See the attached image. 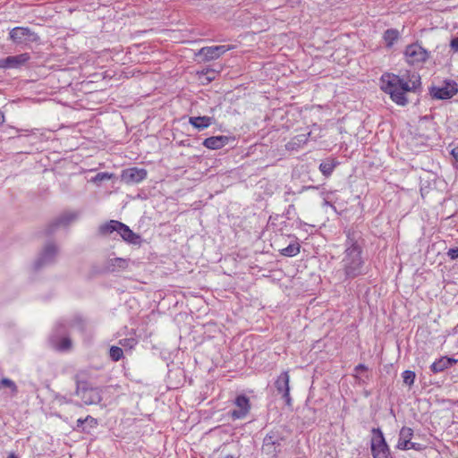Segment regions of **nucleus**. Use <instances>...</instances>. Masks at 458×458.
I'll use <instances>...</instances> for the list:
<instances>
[{
    "instance_id": "obj_1",
    "label": "nucleus",
    "mask_w": 458,
    "mask_h": 458,
    "mask_svg": "<svg viewBox=\"0 0 458 458\" xmlns=\"http://www.w3.org/2000/svg\"><path fill=\"white\" fill-rule=\"evenodd\" d=\"M420 76L416 72L408 71L402 76L386 72L380 78V89L388 94L396 105L402 106L408 104L405 94L415 92L420 88Z\"/></svg>"
},
{
    "instance_id": "obj_2",
    "label": "nucleus",
    "mask_w": 458,
    "mask_h": 458,
    "mask_svg": "<svg viewBox=\"0 0 458 458\" xmlns=\"http://www.w3.org/2000/svg\"><path fill=\"white\" fill-rule=\"evenodd\" d=\"M361 247L353 242L345 250L343 259L344 269L348 277H356L361 273L363 260Z\"/></svg>"
},
{
    "instance_id": "obj_3",
    "label": "nucleus",
    "mask_w": 458,
    "mask_h": 458,
    "mask_svg": "<svg viewBox=\"0 0 458 458\" xmlns=\"http://www.w3.org/2000/svg\"><path fill=\"white\" fill-rule=\"evenodd\" d=\"M75 394L86 405L98 404L102 401L101 390L98 387L92 386L89 382L81 380L76 377Z\"/></svg>"
},
{
    "instance_id": "obj_4",
    "label": "nucleus",
    "mask_w": 458,
    "mask_h": 458,
    "mask_svg": "<svg viewBox=\"0 0 458 458\" xmlns=\"http://www.w3.org/2000/svg\"><path fill=\"white\" fill-rule=\"evenodd\" d=\"M404 60L411 66H420L430 57V53L419 43H411L405 47Z\"/></svg>"
},
{
    "instance_id": "obj_5",
    "label": "nucleus",
    "mask_w": 458,
    "mask_h": 458,
    "mask_svg": "<svg viewBox=\"0 0 458 458\" xmlns=\"http://www.w3.org/2000/svg\"><path fill=\"white\" fill-rule=\"evenodd\" d=\"M371 453L373 458H390V449L380 428L371 430Z\"/></svg>"
},
{
    "instance_id": "obj_6",
    "label": "nucleus",
    "mask_w": 458,
    "mask_h": 458,
    "mask_svg": "<svg viewBox=\"0 0 458 458\" xmlns=\"http://www.w3.org/2000/svg\"><path fill=\"white\" fill-rule=\"evenodd\" d=\"M413 437V430L409 427H403L400 429L399 438L396 447L400 450H416L420 451L423 449L422 445L418 443L411 442Z\"/></svg>"
},
{
    "instance_id": "obj_7",
    "label": "nucleus",
    "mask_w": 458,
    "mask_h": 458,
    "mask_svg": "<svg viewBox=\"0 0 458 458\" xmlns=\"http://www.w3.org/2000/svg\"><path fill=\"white\" fill-rule=\"evenodd\" d=\"M9 38L16 44L24 42H37L39 37L30 29L25 27H15L9 32Z\"/></svg>"
},
{
    "instance_id": "obj_8",
    "label": "nucleus",
    "mask_w": 458,
    "mask_h": 458,
    "mask_svg": "<svg viewBox=\"0 0 458 458\" xmlns=\"http://www.w3.org/2000/svg\"><path fill=\"white\" fill-rule=\"evenodd\" d=\"M234 405L235 409L231 411V417L233 420L244 419L251 408L250 399L243 394H240L235 398Z\"/></svg>"
},
{
    "instance_id": "obj_9",
    "label": "nucleus",
    "mask_w": 458,
    "mask_h": 458,
    "mask_svg": "<svg viewBox=\"0 0 458 458\" xmlns=\"http://www.w3.org/2000/svg\"><path fill=\"white\" fill-rule=\"evenodd\" d=\"M148 172L144 168L131 167L122 171L121 178L127 184L140 183L147 178Z\"/></svg>"
},
{
    "instance_id": "obj_10",
    "label": "nucleus",
    "mask_w": 458,
    "mask_h": 458,
    "mask_svg": "<svg viewBox=\"0 0 458 458\" xmlns=\"http://www.w3.org/2000/svg\"><path fill=\"white\" fill-rule=\"evenodd\" d=\"M30 59L28 53H23L17 55L7 56L6 58L0 59V67L4 69L20 68L24 65Z\"/></svg>"
},
{
    "instance_id": "obj_11",
    "label": "nucleus",
    "mask_w": 458,
    "mask_h": 458,
    "mask_svg": "<svg viewBox=\"0 0 458 458\" xmlns=\"http://www.w3.org/2000/svg\"><path fill=\"white\" fill-rule=\"evenodd\" d=\"M233 49V46H212L205 47L199 50V55H203L206 60H214L219 58L225 52Z\"/></svg>"
},
{
    "instance_id": "obj_12",
    "label": "nucleus",
    "mask_w": 458,
    "mask_h": 458,
    "mask_svg": "<svg viewBox=\"0 0 458 458\" xmlns=\"http://www.w3.org/2000/svg\"><path fill=\"white\" fill-rule=\"evenodd\" d=\"M234 138L225 136V135H218V136H211L206 138L202 145L211 150H218L226 146L231 140H233Z\"/></svg>"
},
{
    "instance_id": "obj_13",
    "label": "nucleus",
    "mask_w": 458,
    "mask_h": 458,
    "mask_svg": "<svg viewBox=\"0 0 458 458\" xmlns=\"http://www.w3.org/2000/svg\"><path fill=\"white\" fill-rule=\"evenodd\" d=\"M458 89L455 83H445L442 87L433 88L431 94L437 99H449L453 98Z\"/></svg>"
},
{
    "instance_id": "obj_14",
    "label": "nucleus",
    "mask_w": 458,
    "mask_h": 458,
    "mask_svg": "<svg viewBox=\"0 0 458 458\" xmlns=\"http://www.w3.org/2000/svg\"><path fill=\"white\" fill-rule=\"evenodd\" d=\"M118 229V233L121 235L123 241L131 244H140V236L133 233L128 225L120 222Z\"/></svg>"
},
{
    "instance_id": "obj_15",
    "label": "nucleus",
    "mask_w": 458,
    "mask_h": 458,
    "mask_svg": "<svg viewBox=\"0 0 458 458\" xmlns=\"http://www.w3.org/2000/svg\"><path fill=\"white\" fill-rule=\"evenodd\" d=\"M213 121V117L210 116H191L189 118L190 124L199 131L208 128Z\"/></svg>"
},
{
    "instance_id": "obj_16",
    "label": "nucleus",
    "mask_w": 458,
    "mask_h": 458,
    "mask_svg": "<svg viewBox=\"0 0 458 458\" xmlns=\"http://www.w3.org/2000/svg\"><path fill=\"white\" fill-rule=\"evenodd\" d=\"M290 376L288 371H284L280 374L276 381V387L279 393L284 394V395H288V392L290 391L289 386Z\"/></svg>"
},
{
    "instance_id": "obj_17",
    "label": "nucleus",
    "mask_w": 458,
    "mask_h": 458,
    "mask_svg": "<svg viewBox=\"0 0 458 458\" xmlns=\"http://www.w3.org/2000/svg\"><path fill=\"white\" fill-rule=\"evenodd\" d=\"M98 425V420L90 415H88L85 419L77 420V428L79 429L80 428H81V429H80L81 432L89 433V430H88L87 428H95Z\"/></svg>"
},
{
    "instance_id": "obj_18",
    "label": "nucleus",
    "mask_w": 458,
    "mask_h": 458,
    "mask_svg": "<svg viewBox=\"0 0 458 458\" xmlns=\"http://www.w3.org/2000/svg\"><path fill=\"white\" fill-rule=\"evenodd\" d=\"M399 38L400 32L396 29H388L383 34V40L388 48H391Z\"/></svg>"
},
{
    "instance_id": "obj_19",
    "label": "nucleus",
    "mask_w": 458,
    "mask_h": 458,
    "mask_svg": "<svg viewBox=\"0 0 458 458\" xmlns=\"http://www.w3.org/2000/svg\"><path fill=\"white\" fill-rule=\"evenodd\" d=\"M338 165L339 162L335 158H330L319 165V171L324 176L329 177Z\"/></svg>"
},
{
    "instance_id": "obj_20",
    "label": "nucleus",
    "mask_w": 458,
    "mask_h": 458,
    "mask_svg": "<svg viewBox=\"0 0 458 458\" xmlns=\"http://www.w3.org/2000/svg\"><path fill=\"white\" fill-rule=\"evenodd\" d=\"M454 362V360L443 357L438 360L433 362V364L431 365V370L435 373L441 372L445 369L451 367Z\"/></svg>"
},
{
    "instance_id": "obj_21",
    "label": "nucleus",
    "mask_w": 458,
    "mask_h": 458,
    "mask_svg": "<svg viewBox=\"0 0 458 458\" xmlns=\"http://www.w3.org/2000/svg\"><path fill=\"white\" fill-rule=\"evenodd\" d=\"M301 251V245L298 242L290 243L287 247L279 250L280 254L284 257H295Z\"/></svg>"
},
{
    "instance_id": "obj_22",
    "label": "nucleus",
    "mask_w": 458,
    "mask_h": 458,
    "mask_svg": "<svg viewBox=\"0 0 458 458\" xmlns=\"http://www.w3.org/2000/svg\"><path fill=\"white\" fill-rule=\"evenodd\" d=\"M119 225H120L119 221L110 220L99 227V232L101 234H104V235L111 234L114 232L118 233Z\"/></svg>"
},
{
    "instance_id": "obj_23",
    "label": "nucleus",
    "mask_w": 458,
    "mask_h": 458,
    "mask_svg": "<svg viewBox=\"0 0 458 458\" xmlns=\"http://www.w3.org/2000/svg\"><path fill=\"white\" fill-rule=\"evenodd\" d=\"M277 438L275 432H270L267 434L263 440V449L266 452H272V447H274V441Z\"/></svg>"
},
{
    "instance_id": "obj_24",
    "label": "nucleus",
    "mask_w": 458,
    "mask_h": 458,
    "mask_svg": "<svg viewBox=\"0 0 458 458\" xmlns=\"http://www.w3.org/2000/svg\"><path fill=\"white\" fill-rule=\"evenodd\" d=\"M109 355L112 360L118 361L123 358V351L121 347L111 346L109 350Z\"/></svg>"
},
{
    "instance_id": "obj_25",
    "label": "nucleus",
    "mask_w": 458,
    "mask_h": 458,
    "mask_svg": "<svg viewBox=\"0 0 458 458\" xmlns=\"http://www.w3.org/2000/svg\"><path fill=\"white\" fill-rule=\"evenodd\" d=\"M114 177V174L103 172V173L97 174L96 176H94L90 181L92 182L98 183V182H102L104 180H110V179H112Z\"/></svg>"
},
{
    "instance_id": "obj_26",
    "label": "nucleus",
    "mask_w": 458,
    "mask_h": 458,
    "mask_svg": "<svg viewBox=\"0 0 458 458\" xmlns=\"http://www.w3.org/2000/svg\"><path fill=\"white\" fill-rule=\"evenodd\" d=\"M2 387L10 388L13 394H16L18 392L15 383L9 378H2L0 380V390L2 389Z\"/></svg>"
},
{
    "instance_id": "obj_27",
    "label": "nucleus",
    "mask_w": 458,
    "mask_h": 458,
    "mask_svg": "<svg viewBox=\"0 0 458 458\" xmlns=\"http://www.w3.org/2000/svg\"><path fill=\"white\" fill-rule=\"evenodd\" d=\"M403 383L407 386H411L415 380V373L411 370H405L403 372Z\"/></svg>"
},
{
    "instance_id": "obj_28",
    "label": "nucleus",
    "mask_w": 458,
    "mask_h": 458,
    "mask_svg": "<svg viewBox=\"0 0 458 458\" xmlns=\"http://www.w3.org/2000/svg\"><path fill=\"white\" fill-rule=\"evenodd\" d=\"M72 347V341L68 337L62 338L57 344V349L60 351H68Z\"/></svg>"
},
{
    "instance_id": "obj_29",
    "label": "nucleus",
    "mask_w": 458,
    "mask_h": 458,
    "mask_svg": "<svg viewBox=\"0 0 458 458\" xmlns=\"http://www.w3.org/2000/svg\"><path fill=\"white\" fill-rule=\"evenodd\" d=\"M119 344L123 347L132 348L136 344V341L132 338H131V339L125 338V339L120 340Z\"/></svg>"
},
{
    "instance_id": "obj_30",
    "label": "nucleus",
    "mask_w": 458,
    "mask_h": 458,
    "mask_svg": "<svg viewBox=\"0 0 458 458\" xmlns=\"http://www.w3.org/2000/svg\"><path fill=\"white\" fill-rule=\"evenodd\" d=\"M281 440H283V437H277L274 441V447H272V452H270L271 454H273L274 456H277V454L280 453V450L277 449V447L280 445Z\"/></svg>"
},
{
    "instance_id": "obj_31",
    "label": "nucleus",
    "mask_w": 458,
    "mask_h": 458,
    "mask_svg": "<svg viewBox=\"0 0 458 458\" xmlns=\"http://www.w3.org/2000/svg\"><path fill=\"white\" fill-rule=\"evenodd\" d=\"M113 264L123 268H125L128 266L127 260L122 258L114 259Z\"/></svg>"
},
{
    "instance_id": "obj_32",
    "label": "nucleus",
    "mask_w": 458,
    "mask_h": 458,
    "mask_svg": "<svg viewBox=\"0 0 458 458\" xmlns=\"http://www.w3.org/2000/svg\"><path fill=\"white\" fill-rule=\"evenodd\" d=\"M447 255L451 259H458V248L450 249L447 251Z\"/></svg>"
},
{
    "instance_id": "obj_33",
    "label": "nucleus",
    "mask_w": 458,
    "mask_h": 458,
    "mask_svg": "<svg viewBox=\"0 0 458 458\" xmlns=\"http://www.w3.org/2000/svg\"><path fill=\"white\" fill-rule=\"evenodd\" d=\"M450 47L454 52L458 53V38H454L451 40Z\"/></svg>"
},
{
    "instance_id": "obj_34",
    "label": "nucleus",
    "mask_w": 458,
    "mask_h": 458,
    "mask_svg": "<svg viewBox=\"0 0 458 458\" xmlns=\"http://www.w3.org/2000/svg\"><path fill=\"white\" fill-rule=\"evenodd\" d=\"M451 154L454 157V158L456 160V162H458V146L452 149Z\"/></svg>"
},
{
    "instance_id": "obj_35",
    "label": "nucleus",
    "mask_w": 458,
    "mask_h": 458,
    "mask_svg": "<svg viewBox=\"0 0 458 458\" xmlns=\"http://www.w3.org/2000/svg\"><path fill=\"white\" fill-rule=\"evenodd\" d=\"M283 398L285 400V403L288 406H291L292 405V398L290 396V391L288 392V395H284L283 394Z\"/></svg>"
},
{
    "instance_id": "obj_36",
    "label": "nucleus",
    "mask_w": 458,
    "mask_h": 458,
    "mask_svg": "<svg viewBox=\"0 0 458 458\" xmlns=\"http://www.w3.org/2000/svg\"><path fill=\"white\" fill-rule=\"evenodd\" d=\"M366 369H367V367L364 364H359L355 367V371H357V372L364 371Z\"/></svg>"
},
{
    "instance_id": "obj_37",
    "label": "nucleus",
    "mask_w": 458,
    "mask_h": 458,
    "mask_svg": "<svg viewBox=\"0 0 458 458\" xmlns=\"http://www.w3.org/2000/svg\"><path fill=\"white\" fill-rule=\"evenodd\" d=\"M5 121L4 114L0 111V125H2Z\"/></svg>"
},
{
    "instance_id": "obj_38",
    "label": "nucleus",
    "mask_w": 458,
    "mask_h": 458,
    "mask_svg": "<svg viewBox=\"0 0 458 458\" xmlns=\"http://www.w3.org/2000/svg\"><path fill=\"white\" fill-rule=\"evenodd\" d=\"M7 458H18L13 453L9 454Z\"/></svg>"
},
{
    "instance_id": "obj_39",
    "label": "nucleus",
    "mask_w": 458,
    "mask_h": 458,
    "mask_svg": "<svg viewBox=\"0 0 458 458\" xmlns=\"http://www.w3.org/2000/svg\"><path fill=\"white\" fill-rule=\"evenodd\" d=\"M224 458H235V457L232 454H228V455H225Z\"/></svg>"
}]
</instances>
